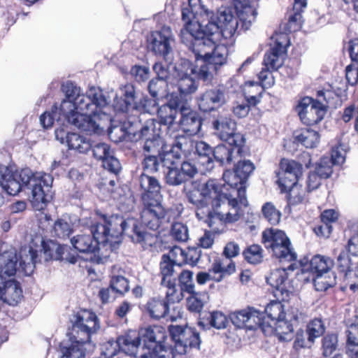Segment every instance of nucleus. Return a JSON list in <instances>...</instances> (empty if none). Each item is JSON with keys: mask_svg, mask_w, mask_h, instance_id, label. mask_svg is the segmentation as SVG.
Masks as SVG:
<instances>
[{"mask_svg": "<svg viewBox=\"0 0 358 358\" xmlns=\"http://www.w3.org/2000/svg\"><path fill=\"white\" fill-rule=\"evenodd\" d=\"M91 234H82L71 238L75 250L82 253H99L101 249L106 252V256L117 248L121 242L120 237L125 234L133 242L141 243L143 248L152 245L155 236L141 229L134 218L124 220L119 215L103 216L100 222L91 226Z\"/></svg>", "mask_w": 358, "mask_h": 358, "instance_id": "1", "label": "nucleus"}, {"mask_svg": "<svg viewBox=\"0 0 358 358\" xmlns=\"http://www.w3.org/2000/svg\"><path fill=\"white\" fill-rule=\"evenodd\" d=\"M195 57V64L188 59H183L176 66L177 71V87L179 94L185 97L195 93L199 87V83L193 76L206 83H210L218 69L227 61V50L223 46L218 47L214 52V56L196 55L192 52ZM172 96H174L173 94Z\"/></svg>", "mask_w": 358, "mask_h": 358, "instance_id": "2", "label": "nucleus"}, {"mask_svg": "<svg viewBox=\"0 0 358 358\" xmlns=\"http://www.w3.org/2000/svg\"><path fill=\"white\" fill-rule=\"evenodd\" d=\"M194 141L188 136L177 135L171 144L170 151L163 152L161 162L167 169L165 181L171 186H179L192 179L198 173L195 164L182 160V155L194 150Z\"/></svg>", "mask_w": 358, "mask_h": 358, "instance_id": "3", "label": "nucleus"}, {"mask_svg": "<svg viewBox=\"0 0 358 358\" xmlns=\"http://www.w3.org/2000/svg\"><path fill=\"white\" fill-rule=\"evenodd\" d=\"M99 328L98 317L94 313L85 310L78 313L72 336L60 345L59 358H85L95 348L91 337Z\"/></svg>", "mask_w": 358, "mask_h": 358, "instance_id": "4", "label": "nucleus"}, {"mask_svg": "<svg viewBox=\"0 0 358 358\" xmlns=\"http://www.w3.org/2000/svg\"><path fill=\"white\" fill-rule=\"evenodd\" d=\"M188 6L182 10V19L185 22V27L180 30L181 41L188 49L196 55L206 54L213 42L210 39L203 41L206 25V10L200 5V0H188Z\"/></svg>", "mask_w": 358, "mask_h": 358, "instance_id": "5", "label": "nucleus"}, {"mask_svg": "<svg viewBox=\"0 0 358 358\" xmlns=\"http://www.w3.org/2000/svg\"><path fill=\"white\" fill-rule=\"evenodd\" d=\"M204 15H206V25L203 30V41L210 39L213 45L209 50H206V54L203 55L214 56L215 50L220 46H223L227 50V46L222 44L215 45V40L219 37L220 31L227 36H231L235 34L238 27V16L234 15L232 8L226 7L220 8L217 10L216 16L208 9L204 10Z\"/></svg>", "mask_w": 358, "mask_h": 358, "instance_id": "6", "label": "nucleus"}, {"mask_svg": "<svg viewBox=\"0 0 358 358\" xmlns=\"http://www.w3.org/2000/svg\"><path fill=\"white\" fill-rule=\"evenodd\" d=\"M22 188L31 191V203L36 210H43L52 199V185L53 178L48 173H35L28 169H22L15 173Z\"/></svg>", "mask_w": 358, "mask_h": 358, "instance_id": "7", "label": "nucleus"}, {"mask_svg": "<svg viewBox=\"0 0 358 358\" xmlns=\"http://www.w3.org/2000/svg\"><path fill=\"white\" fill-rule=\"evenodd\" d=\"M227 186H223L216 179H209L202 184L200 189L190 190L187 196L189 203L193 204L198 210L207 208L208 218L206 222L211 227V218L214 217L208 208L211 204L213 210H218L222 206V202L228 196Z\"/></svg>", "mask_w": 358, "mask_h": 358, "instance_id": "8", "label": "nucleus"}, {"mask_svg": "<svg viewBox=\"0 0 358 358\" xmlns=\"http://www.w3.org/2000/svg\"><path fill=\"white\" fill-rule=\"evenodd\" d=\"M110 100L108 96H106L103 90L96 87H90L85 94L83 92L73 101L76 110L79 113L90 117L102 127L103 125L101 121L103 119L110 120L104 109L108 106Z\"/></svg>", "mask_w": 358, "mask_h": 358, "instance_id": "9", "label": "nucleus"}, {"mask_svg": "<svg viewBox=\"0 0 358 358\" xmlns=\"http://www.w3.org/2000/svg\"><path fill=\"white\" fill-rule=\"evenodd\" d=\"M36 258V251L30 246L22 248L19 257L16 250L11 248L0 254V273L9 277L21 270L29 275L34 270Z\"/></svg>", "mask_w": 358, "mask_h": 358, "instance_id": "10", "label": "nucleus"}, {"mask_svg": "<svg viewBox=\"0 0 358 358\" xmlns=\"http://www.w3.org/2000/svg\"><path fill=\"white\" fill-rule=\"evenodd\" d=\"M262 243L265 248L280 262H292L287 268L294 271L296 267L297 254L285 233L275 229H268L262 233Z\"/></svg>", "mask_w": 358, "mask_h": 358, "instance_id": "11", "label": "nucleus"}, {"mask_svg": "<svg viewBox=\"0 0 358 358\" xmlns=\"http://www.w3.org/2000/svg\"><path fill=\"white\" fill-rule=\"evenodd\" d=\"M57 113L59 115L60 121L66 120L69 123L83 131L90 134L102 132L101 124L77 111L73 101L64 99L57 106Z\"/></svg>", "mask_w": 358, "mask_h": 358, "instance_id": "12", "label": "nucleus"}, {"mask_svg": "<svg viewBox=\"0 0 358 358\" xmlns=\"http://www.w3.org/2000/svg\"><path fill=\"white\" fill-rule=\"evenodd\" d=\"M284 41H280L278 38L275 44L268 51H267L264 57L263 64L264 68L259 73L258 78L263 87H270L274 85V79L271 71L279 69L283 64V56L286 52L284 42L287 41L286 36H282Z\"/></svg>", "mask_w": 358, "mask_h": 358, "instance_id": "13", "label": "nucleus"}, {"mask_svg": "<svg viewBox=\"0 0 358 358\" xmlns=\"http://www.w3.org/2000/svg\"><path fill=\"white\" fill-rule=\"evenodd\" d=\"M169 332L178 355H185L191 348L199 349L201 338L194 328L187 325H171Z\"/></svg>", "mask_w": 358, "mask_h": 358, "instance_id": "14", "label": "nucleus"}, {"mask_svg": "<svg viewBox=\"0 0 358 358\" xmlns=\"http://www.w3.org/2000/svg\"><path fill=\"white\" fill-rule=\"evenodd\" d=\"M304 124L313 125L320 122L326 114V108L318 101L306 96L303 98L296 108Z\"/></svg>", "mask_w": 358, "mask_h": 358, "instance_id": "15", "label": "nucleus"}, {"mask_svg": "<svg viewBox=\"0 0 358 358\" xmlns=\"http://www.w3.org/2000/svg\"><path fill=\"white\" fill-rule=\"evenodd\" d=\"M236 127V122L228 116L218 115L213 122V128L221 140L235 147H241L244 144V138L241 134L235 132Z\"/></svg>", "mask_w": 358, "mask_h": 358, "instance_id": "16", "label": "nucleus"}, {"mask_svg": "<svg viewBox=\"0 0 358 358\" xmlns=\"http://www.w3.org/2000/svg\"><path fill=\"white\" fill-rule=\"evenodd\" d=\"M148 46L156 55L162 56L166 61L171 60V43L173 35L169 27H163L160 30L152 31L148 39Z\"/></svg>", "mask_w": 358, "mask_h": 358, "instance_id": "17", "label": "nucleus"}, {"mask_svg": "<svg viewBox=\"0 0 358 358\" xmlns=\"http://www.w3.org/2000/svg\"><path fill=\"white\" fill-rule=\"evenodd\" d=\"M166 210L162 201H142L141 220L143 225L151 230L156 231L165 218Z\"/></svg>", "mask_w": 358, "mask_h": 358, "instance_id": "18", "label": "nucleus"}, {"mask_svg": "<svg viewBox=\"0 0 358 358\" xmlns=\"http://www.w3.org/2000/svg\"><path fill=\"white\" fill-rule=\"evenodd\" d=\"M199 110L203 113L214 111L227 103L225 89L223 86L208 88L196 98Z\"/></svg>", "mask_w": 358, "mask_h": 358, "instance_id": "19", "label": "nucleus"}, {"mask_svg": "<svg viewBox=\"0 0 358 358\" xmlns=\"http://www.w3.org/2000/svg\"><path fill=\"white\" fill-rule=\"evenodd\" d=\"M248 201L245 195V202H241L240 198L236 196L228 195L222 202V206L218 210H215L217 217L221 221L232 223L238 221L243 215L241 207L246 206Z\"/></svg>", "mask_w": 358, "mask_h": 358, "instance_id": "20", "label": "nucleus"}, {"mask_svg": "<svg viewBox=\"0 0 358 358\" xmlns=\"http://www.w3.org/2000/svg\"><path fill=\"white\" fill-rule=\"evenodd\" d=\"M302 173V164L294 160L282 159L280 164V172L278 173V184L282 190H286L297 183Z\"/></svg>", "mask_w": 358, "mask_h": 358, "instance_id": "21", "label": "nucleus"}, {"mask_svg": "<svg viewBox=\"0 0 358 358\" xmlns=\"http://www.w3.org/2000/svg\"><path fill=\"white\" fill-rule=\"evenodd\" d=\"M136 90L132 83L121 85L118 93L115 94L113 107L116 112L122 113H134L136 107Z\"/></svg>", "mask_w": 358, "mask_h": 358, "instance_id": "22", "label": "nucleus"}, {"mask_svg": "<svg viewBox=\"0 0 358 358\" xmlns=\"http://www.w3.org/2000/svg\"><path fill=\"white\" fill-rule=\"evenodd\" d=\"M230 319L233 324L238 328L255 329L258 327H262L264 329L265 324L264 313L253 308L235 312L231 315Z\"/></svg>", "mask_w": 358, "mask_h": 358, "instance_id": "23", "label": "nucleus"}, {"mask_svg": "<svg viewBox=\"0 0 358 358\" xmlns=\"http://www.w3.org/2000/svg\"><path fill=\"white\" fill-rule=\"evenodd\" d=\"M185 99L181 96H171L168 103L159 107L157 113L159 124L168 129L177 125L176 118L178 113H180Z\"/></svg>", "mask_w": 358, "mask_h": 358, "instance_id": "24", "label": "nucleus"}, {"mask_svg": "<svg viewBox=\"0 0 358 358\" xmlns=\"http://www.w3.org/2000/svg\"><path fill=\"white\" fill-rule=\"evenodd\" d=\"M179 124L183 131L189 136L197 134L202 125L201 117L192 109L191 105L187 99H185L180 111Z\"/></svg>", "mask_w": 358, "mask_h": 358, "instance_id": "25", "label": "nucleus"}, {"mask_svg": "<svg viewBox=\"0 0 358 358\" xmlns=\"http://www.w3.org/2000/svg\"><path fill=\"white\" fill-rule=\"evenodd\" d=\"M93 156L98 160L102 161L103 167L111 173L117 174L121 170L119 160L114 156L113 150L106 143H98L92 145Z\"/></svg>", "mask_w": 358, "mask_h": 358, "instance_id": "26", "label": "nucleus"}, {"mask_svg": "<svg viewBox=\"0 0 358 358\" xmlns=\"http://www.w3.org/2000/svg\"><path fill=\"white\" fill-rule=\"evenodd\" d=\"M139 185L143 192L141 194V201H152L162 200L161 185L155 177L147 173H142L139 177Z\"/></svg>", "mask_w": 358, "mask_h": 358, "instance_id": "27", "label": "nucleus"}, {"mask_svg": "<svg viewBox=\"0 0 358 358\" xmlns=\"http://www.w3.org/2000/svg\"><path fill=\"white\" fill-rule=\"evenodd\" d=\"M266 282L276 290L275 295L280 292L282 295L292 293L294 286L289 280L288 273L285 268H278L271 271L266 278Z\"/></svg>", "mask_w": 358, "mask_h": 358, "instance_id": "28", "label": "nucleus"}, {"mask_svg": "<svg viewBox=\"0 0 358 358\" xmlns=\"http://www.w3.org/2000/svg\"><path fill=\"white\" fill-rule=\"evenodd\" d=\"M358 259V233L350 237L345 250L341 251L337 258L338 271L348 269L350 265L355 264L354 261Z\"/></svg>", "mask_w": 358, "mask_h": 358, "instance_id": "29", "label": "nucleus"}, {"mask_svg": "<svg viewBox=\"0 0 358 358\" xmlns=\"http://www.w3.org/2000/svg\"><path fill=\"white\" fill-rule=\"evenodd\" d=\"M222 178L224 181L222 185L227 186L228 195L236 196L237 198H240L241 202L244 203L246 191L243 184L244 180L241 176L235 170L234 171L227 170L224 172Z\"/></svg>", "mask_w": 358, "mask_h": 358, "instance_id": "30", "label": "nucleus"}, {"mask_svg": "<svg viewBox=\"0 0 358 358\" xmlns=\"http://www.w3.org/2000/svg\"><path fill=\"white\" fill-rule=\"evenodd\" d=\"M141 339L144 342V346L149 350L161 343L166 338V332L161 326L153 325L142 329L139 332Z\"/></svg>", "mask_w": 358, "mask_h": 358, "instance_id": "31", "label": "nucleus"}, {"mask_svg": "<svg viewBox=\"0 0 358 358\" xmlns=\"http://www.w3.org/2000/svg\"><path fill=\"white\" fill-rule=\"evenodd\" d=\"M69 248L67 245H61L55 242H43L44 258L46 261L50 259H65L72 264L76 262V258L69 254Z\"/></svg>", "mask_w": 358, "mask_h": 358, "instance_id": "32", "label": "nucleus"}, {"mask_svg": "<svg viewBox=\"0 0 358 358\" xmlns=\"http://www.w3.org/2000/svg\"><path fill=\"white\" fill-rule=\"evenodd\" d=\"M235 9L236 15L239 21L242 23V27L245 29H248L253 22H255L257 12L255 5L250 4L248 0L237 3L235 2Z\"/></svg>", "mask_w": 358, "mask_h": 358, "instance_id": "33", "label": "nucleus"}, {"mask_svg": "<svg viewBox=\"0 0 358 358\" xmlns=\"http://www.w3.org/2000/svg\"><path fill=\"white\" fill-rule=\"evenodd\" d=\"M209 271L213 274V280L220 282L235 272L236 265L232 259L220 257L215 259Z\"/></svg>", "mask_w": 358, "mask_h": 358, "instance_id": "34", "label": "nucleus"}, {"mask_svg": "<svg viewBox=\"0 0 358 358\" xmlns=\"http://www.w3.org/2000/svg\"><path fill=\"white\" fill-rule=\"evenodd\" d=\"M117 340L122 352L130 356H136L141 344L138 332L129 331L125 335L120 336Z\"/></svg>", "mask_w": 358, "mask_h": 358, "instance_id": "35", "label": "nucleus"}, {"mask_svg": "<svg viewBox=\"0 0 358 358\" xmlns=\"http://www.w3.org/2000/svg\"><path fill=\"white\" fill-rule=\"evenodd\" d=\"M22 297V291L18 282L13 280H8L2 292L0 302L3 301L10 306L17 305Z\"/></svg>", "mask_w": 358, "mask_h": 358, "instance_id": "36", "label": "nucleus"}, {"mask_svg": "<svg viewBox=\"0 0 358 358\" xmlns=\"http://www.w3.org/2000/svg\"><path fill=\"white\" fill-rule=\"evenodd\" d=\"M0 186L8 194L16 195L22 188V185L15 173L6 166V171L0 173Z\"/></svg>", "mask_w": 358, "mask_h": 358, "instance_id": "37", "label": "nucleus"}, {"mask_svg": "<svg viewBox=\"0 0 358 358\" xmlns=\"http://www.w3.org/2000/svg\"><path fill=\"white\" fill-rule=\"evenodd\" d=\"M294 140L307 148H313L320 143L319 133L310 128H303L296 131L294 134Z\"/></svg>", "mask_w": 358, "mask_h": 358, "instance_id": "38", "label": "nucleus"}, {"mask_svg": "<svg viewBox=\"0 0 358 358\" xmlns=\"http://www.w3.org/2000/svg\"><path fill=\"white\" fill-rule=\"evenodd\" d=\"M194 150L199 155V164L205 167V170H212L214 167V163L210 155L213 151H212L210 145L203 141H194Z\"/></svg>", "mask_w": 358, "mask_h": 358, "instance_id": "39", "label": "nucleus"}, {"mask_svg": "<svg viewBox=\"0 0 358 358\" xmlns=\"http://www.w3.org/2000/svg\"><path fill=\"white\" fill-rule=\"evenodd\" d=\"M145 308L151 317L158 320L166 317L169 311V303L164 299L153 298L147 302Z\"/></svg>", "mask_w": 358, "mask_h": 358, "instance_id": "40", "label": "nucleus"}, {"mask_svg": "<svg viewBox=\"0 0 358 358\" xmlns=\"http://www.w3.org/2000/svg\"><path fill=\"white\" fill-rule=\"evenodd\" d=\"M268 326L274 330L280 341H289L293 338L294 324L285 320V317L273 324L268 323Z\"/></svg>", "mask_w": 358, "mask_h": 358, "instance_id": "41", "label": "nucleus"}, {"mask_svg": "<svg viewBox=\"0 0 358 358\" xmlns=\"http://www.w3.org/2000/svg\"><path fill=\"white\" fill-rule=\"evenodd\" d=\"M334 266V261L328 257L317 255L310 261V269L313 274H327Z\"/></svg>", "mask_w": 358, "mask_h": 358, "instance_id": "42", "label": "nucleus"}, {"mask_svg": "<svg viewBox=\"0 0 358 358\" xmlns=\"http://www.w3.org/2000/svg\"><path fill=\"white\" fill-rule=\"evenodd\" d=\"M155 122L153 119H149L147 120L143 125L138 131H135L134 129V123H131V127L128 129V134H133L134 138L136 141L144 138H151L154 135H159L155 132Z\"/></svg>", "mask_w": 358, "mask_h": 358, "instance_id": "43", "label": "nucleus"}, {"mask_svg": "<svg viewBox=\"0 0 358 358\" xmlns=\"http://www.w3.org/2000/svg\"><path fill=\"white\" fill-rule=\"evenodd\" d=\"M66 145L69 149L75 150L80 153H86L92 148V143L87 138L76 133H71L67 136Z\"/></svg>", "mask_w": 358, "mask_h": 358, "instance_id": "44", "label": "nucleus"}, {"mask_svg": "<svg viewBox=\"0 0 358 358\" xmlns=\"http://www.w3.org/2000/svg\"><path fill=\"white\" fill-rule=\"evenodd\" d=\"M178 355L174 345L168 346L161 343L157 346L148 351V353H143L141 355V358H174Z\"/></svg>", "mask_w": 358, "mask_h": 358, "instance_id": "45", "label": "nucleus"}, {"mask_svg": "<svg viewBox=\"0 0 358 358\" xmlns=\"http://www.w3.org/2000/svg\"><path fill=\"white\" fill-rule=\"evenodd\" d=\"M232 145L220 144L217 145L213 152L215 159L221 165L229 164L233 158L234 148Z\"/></svg>", "mask_w": 358, "mask_h": 358, "instance_id": "46", "label": "nucleus"}, {"mask_svg": "<svg viewBox=\"0 0 358 358\" xmlns=\"http://www.w3.org/2000/svg\"><path fill=\"white\" fill-rule=\"evenodd\" d=\"M175 265L176 264L170 261L166 254L162 256L160 262V271L162 275V283H171L170 280H176L174 274L176 273Z\"/></svg>", "mask_w": 358, "mask_h": 358, "instance_id": "47", "label": "nucleus"}, {"mask_svg": "<svg viewBox=\"0 0 358 358\" xmlns=\"http://www.w3.org/2000/svg\"><path fill=\"white\" fill-rule=\"evenodd\" d=\"M313 284L317 291H325L336 284V276L332 273L315 274L313 278Z\"/></svg>", "mask_w": 358, "mask_h": 358, "instance_id": "48", "label": "nucleus"}, {"mask_svg": "<svg viewBox=\"0 0 358 358\" xmlns=\"http://www.w3.org/2000/svg\"><path fill=\"white\" fill-rule=\"evenodd\" d=\"M158 98L150 99L147 96L143 97L136 103V107H134V112L136 113H146L153 114L157 113L158 107Z\"/></svg>", "mask_w": 358, "mask_h": 358, "instance_id": "49", "label": "nucleus"}, {"mask_svg": "<svg viewBox=\"0 0 358 358\" xmlns=\"http://www.w3.org/2000/svg\"><path fill=\"white\" fill-rule=\"evenodd\" d=\"M53 231L56 236L60 238H66L72 233V225L68 217L58 219L54 224Z\"/></svg>", "mask_w": 358, "mask_h": 358, "instance_id": "50", "label": "nucleus"}, {"mask_svg": "<svg viewBox=\"0 0 358 358\" xmlns=\"http://www.w3.org/2000/svg\"><path fill=\"white\" fill-rule=\"evenodd\" d=\"M287 190L289 191L288 204L289 206H295L305 201L306 193L301 185L295 183L285 191Z\"/></svg>", "mask_w": 358, "mask_h": 358, "instance_id": "51", "label": "nucleus"}, {"mask_svg": "<svg viewBox=\"0 0 358 358\" xmlns=\"http://www.w3.org/2000/svg\"><path fill=\"white\" fill-rule=\"evenodd\" d=\"M163 148L164 143L159 134L154 135L151 138H147L143 145L144 152L148 155H160Z\"/></svg>", "mask_w": 358, "mask_h": 358, "instance_id": "52", "label": "nucleus"}, {"mask_svg": "<svg viewBox=\"0 0 358 358\" xmlns=\"http://www.w3.org/2000/svg\"><path fill=\"white\" fill-rule=\"evenodd\" d=\"M162 155L163 154L159 155L158 157L157 155L145 154V158L142 163L145 173H156L159 170L161 166L165 168L161 162V157Z\"/></svg>", "mask_w": 358, "mask_h": 358, "instance_id": "53", "label": "nucleus"}, {"mask_svg": "<svg viewBox=\"0 0 358 358\" xmlns=\"http://www.w3.org/2000/svg\"><path fill=\"white\" fill-rule=\"evenodd\" d=\"M265 313L271 319V324L285 317V312L282 304L280 301H271L264 309Z\"/></svg>", "mask_w": 358, "mask_h": 358, "instance_id": "54", "label": "nucleus"}, {"mask_svg": "<svg viewBox=\"0 0 358 358\" xmlns=\"http://www.w3.org/2000/svg\"><path fill=\"white\" fill-rule=\"evenodd\" d=\"M171 236L176 241L184 243L189 238L187 226L180 222H174L171 229Z\"/></svg>", "mask_w": 358, "mask_h": 358, "instance_id": "55", "label": "nucleus"}, {"mask_svg": "<svg viewBox=\"0 0 358 358\" xmlns=\"http://www.w3.org/2000/svg\"><path fill=\"white\" fill-rule=\"evenodd\" d=\"M262 211L264 217L270 224L275 225L280 222L281 213L272 203H266L262 206Z\"/></svg>", "mask_w": 358, "mask_h": 358, "instance_id": "56", "label": "nucleus"}, {"mask_svg": "<svg viewBox=\"0 0 358 358\" xmlns=\"http://www.w3.org/2000/svg\"><path fill=\"white\" fill-rule=\"evenodd\" d=\"M262 249L258 245H252L247 248L243 255L247 262L250 264H257L260 263L263 259Z\"/></svg>", "mask_w": 358, "mask_h": 358, "instance_id": "57", "label": "nucleus"}, {"mask_svg": "<svg viewBox=\"0 0 358 358\" xmlns=\"http://www.w3.org/2000/svg\"><path fill=\"white\" fill-rule=\"evenodd\" d=\"M168 83L160 79L153 78L149 82L148 91L153 98L166 95Z\"/></svg>", "mask_w": 358, "mask_h": 358, "instance_id": "58", "label": "nucleus"}, {"mask_svg": "<svg viewBox=\"0 0 358 358\" xmlns=\"http://www.w3.org/2000/svg\"><path fill=\"white\" fill-rule=\"evenodd\" d=\"M110 284L113 292L117 294H123L129 289L127 279L121 275H113Z\"/></svg>", "mask_w": 358, "mask_h": 358, "instance_id": "59", "label": "nucleus"}, {"mask_svg": "<svg viewBox=\"0 0 358 358\" xmlns=\"http://www.w3.org/2000/svg\"><path fill=\"white\" fill-rule=\"evenodd\" d=\"M306 331L308 336L315 342V338H319L324 334L325 331L324 324L321 319L315 318L308 324Z\"/></svg>", "mask_w": 358, "mask_h": 358, "instance_id": "60", "label": "nucleus"}, {"mask_svg": "<svg viewBox=\"0 0 358 358\" xmlns=\"http://www.w3.org/2000/svg\"><path fill=\"white\" fill-rule=\"evenodd\" d=\"M178 280L181 290L187 293H194V284L193 281V273L190 271H182L179 276Z\"/></svg>", "mask_w": 358, "mask_h": 358, "instance_id": "61", "label": "nucleus"}, {"mask_svg": "<svg viewBox=\"0 0 358 358\" xmlns=\"http://www.w3.org/2000/svg\"><path fill=\"white\" fill-rule=\"evenodd\" d=\"M314 343L313 341L308 336L307 331L299 329L295 336L294 348L296 350L301 348H309Z\"/></svg>", "mask_w": 358, "mask_h": 358, "instance_id": "62", "label": "nucleus"}, {"mask_svg": "<svg viewBox=\"0 0 358 358\" xmlns=\"http://www.w3.org/2000/svg\"><path fill=\"white\" fill-rule=\"evenodd\" d=\"M208 320L210 325L217 329L226 328L229 323L227 316L220 311H213L210 313Z\"/></svg>", "mask_w": 358, "mask_h": 358, "instance_id": "63", "label": "nucleus"}, {"mask_svg": "<svg viewBox=\"0 0 358 358\" xmlns=\"http://www.w3.org/2000/svg\"><path fill=\"white\" fill-rule=\"evenodd\" d=\"M338 346V336L335 334L326 335L322 339L323 355L329 357L336 350Z\"/></svg>", "mask_w": 358, "mask_h": 358, "instance_id": "64", "label": "nucleus"}]
</instances>
